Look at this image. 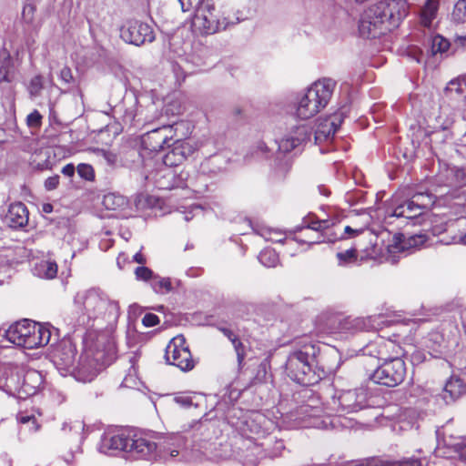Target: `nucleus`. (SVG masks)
I'll return each mask as SVG.
<instances>
[{
  "label": "nucleus",
  "mask_w": 466,
  "mask_h": 466,
  "mask_svg": "<svg viewBox=\"0 0 466 466\" xmlns=\"http://www.w3.org/2000/svg\"><path fill=\"white\" fill-rule=\"evenodd\" d=\"M187 442V437L180 433L156 437L119 429L105 432L97 450L106 455L125 452L136 460L181 461L190 459Z\"/></svg>",
  "instance_id": "f257e3e1"
},
{
  "label": "nucleus",
  "mask_w": 466,
  "mask_h": 466,
  "mask_svg": "<svg viewBox=\"0 0 466 466\" xmlns=\"http://www.w3.org/2000/svg\"><path fill=\"white\" fill-rule=\"evenodd\" d=\"M368 397V390L364 388L339 390L327 402L325 410L319 399L310 398L295 410L282 414V423L287 429H338V417L367 408Z\"/></svg>",
  "instance_id": "f03ea898"
},
{
  "label": "nucleus",
  "mask_w": 466,
  "mask_h": 466,
  "mask_svg": "<svg viewBox=\"0 0 466 466\" xmlns=\"http://www.w3.org/2000/svg\"><path fill=\"white\" fill-rule=\"evenodd\" d=\"M83 344V352L76 362V346L64 342L55 354V364L58 370L72 373L77 380L89 382L114 360L116 345L107 333L95 330L86 332Z\"/></svg>",
  "instance_id": "7ed1b4c3"
},
{
  "label": "nucleus",
  "mask_w": 466,
  "mask_h": 466,
  "mask_svg": "<svg viewBox=\"0 0 466 466\" xmlns=\"http://www.w3.org/2000/svg\"><path fill=\"white\" fill-rule=\"evenodd\" d=\"M74 304L78 314L77 325L87 329L96 328L100 332L106 325L115 324L120 315L118 302L111 299L100 289L92 288L81 290L74 298Z\"/></svg>",
  "instance_id": "20e7f679"
},
{
  "label": "nucleus",
  "mask_w": 466,
  "mask_h": 466,
  "mask_svg": "<svg viewBox=\"0 0 466 466\" xmlns=\"http://www.w3.org/2000/svg\"><path fill=\"white\" fill-rule=\"evenodd\" d=\"M405 3L400 0H382L363 11L359 20L362 37L376 38L398 26L405 16Z\"/></svg>",
  "instance_id": "39448f33"
},
{
  "label": "nucleus",
  "mask_w": 466,
  "mask_h": 466,
  "mask_svg": "<svg viewBox=\"0 0 466 466\" xmlns=\"http://www.w3.org/2000/svg\"><path fill=\"white\" fill-rule=\"evenodd\" d=\"M57 340V329L49 323L23 319L12 324L7 329H0V348H9L12 344L32 350Z\"/></svg>",
  "instance_id": "423d86ee"
},
{
  "label": "nucleus",
  "mask_w": 466,
  "mask_h": 466,
  "mask_svg": "<svg viewBox=\"0 0 466 466\" xmlns=\"http://www.w3.org/2000/svg\"><path fill=\"white\" fill-rule=\"evenodd\" d=\"M319 349L311 341H301L288 355L286 373L298 384L310 386L318 383L324 375L323 370L317 369Z\"/></svg>",
  "instance_id": "0eeeda50"
},
{
  "label": "nucleus",
  "mask_w": 466,
  "mask_h": 466,
  "mask_svg": "<svg viewBox=\"0 0 466 466\" xmlns=\"http://www.w3.org/2000/svg\"><path fill=\"white\" fill-rule=\"evenodd\" d=\"M226 419L242 437L254 441L256 446L270 435L275 428L274 422L264 414L258 411L244 412L234 406L228 409Z\"/></svg>",
  "instance_id": "6e6552de"
},
{
  "label": "nucleus",
  "mask_w": 466,
  "mask_h": 466,
  "mask_svg": "<svg viewBox=\"0 0 466 466\" xmlns=\"http://www.w3.org/2000/svg\"><path fill=\"white\" fill-rule=\"evenodd\" d=\"M217 0H182L183 12L194 11L192 27L201 35H213L226 30L230 23L216 8Z\"/></svg>",
  "instance_id": "1a4fd4ad"
},
{
  "label": "nucleus",
  "mask_w": 466,
  "mask_h": 466,
  "mask_svg": "<svg viewBox=\"0 0 466 466\" xmlns=\"http://www.w3.org/2000/svg\"><path fill=\"white\" fill-rule=\"evenodd\" d=\"M335 86V80L322 78L298 94L295 105L296 116L300 119H309L316 116L329 104Z\"/></svg>",
  "instance_id": "9d476101"
},
{
  "label": "nucleus",
  "mask_w": 466,
  "mask_h": 466,
  "mask_svg": "<svg viewBox=\"0 0 466 466\" xmlns=\"http://www.w3.org/2000/svg\"><path fill=\"white\" fill-rule=\"evenodd\" d=\"M144 177L147 185H152L161 190H170L176 187H187L188 173L178 168L171 167L151 158L145 163Z\"/></svg>",
  "instance_id": "9b49d317"
},
{
  "label": "nucleus",
  "mask_w": 466,
  "mask_h": 466,
  "mask_svg": "<svg viewBox=\"0 0 466 466\" xmlns=\"http://www.w3.org/2000/svg\"><path fill=\"white\" fill-rule=\"evenodd\" d=\"M14 376L10 379L9 395L26 399L35 395L44 386V376L34 369L14 365Z\"/></svg>",
  "instance_id": "f8f14e48"
},
{
  "label": "nucleus",
  "mask_w": 466,
  "mask_h": 466,
  "mask_svg": "<svg viewBox=\"0 0 466 466\" xmlns=\"http://www.w3.org/2000/svg\"><path fill=\"white\" fill-rule=\"evenodd\" d=\"M434 202V197L429 193H417L411 199L399 202L393 197L390 206L386 209L385 218H397L414 220L428 209Z\"/></svg>",
  "instance_id": "ddd939ff"
},
{
  "label": "nucleus",
  "mask_w": 466,
  "mask_h": 466,
  "mask_svg": "<svg viewBox=\"0 0 466 466\" xmlns=\"http://www.w3.org/2000/svg\"><path fill=\"white\" fill-rule=\"evenodd\" d=\"M406 328L407 324H397L396 330L392 332L390 338H378L364 348V353L383 361L400 357L402 350L399 343L405 333L402 329Z\"/></svg>",
  "instance_id": "4468645a"
},
{
  "label": "nucleus",
  "mask_w": 466,
  "mask_h": 466,
  "mask_svg": "<svg viewBox=\"0 0 466 466\" xmlns=\"http://www.w3.org/2000/svg\"><path fill=\"white\" fill-rule=\"evenodd\" d=\"M406 373L404 360L400 357H393L378 366L370 378L376 384L393 388L403 382Z\"/></svg>",
  "instance_id": "2eb2a0df"
},
{
  "label": "nucleus",
  "mask_w": 466,
  "mask_h": 466,
  "mask_svg": "<svg viewBox=\"0 0 466 466\" xmlns=\"http://www.w3.org/2000/svg\"><path fill=\"white\" fill-rule=\"evenodd\" d=\"M165 359L167 364L176 366L182 371H189L196 365L183 335H177L169 341L166 347Z\"/></svg>",
  "instance_id": "dca6fc26"
},
{
  "label": "nucleus",
  "mask_w": 466,
  "mask_h": 466,
  "mask_svg": "<svg viewBox=\"0 0 466 466\" xmlns=\"http://www.w3.org/2000/svg\"><path fill=\"white\" fill-rule=\"evenodd\" d=\"M394 324L393 320L388 319L384 315H373L363 317H348L339 322V329L343 333L354 334L360 331H378L384 327Z\"/></svg>",
  "instance_id": "f3484780"
},
{
  "label": "nucleus",
  "mask_w": 466,
  "mask_h": 466,
  "mask_svg": "<svg viewBox=\"0 0 466 466\" xmlns=\"http://www.w3.org/2000/svg\"><path fill=\"white\" fill-rule=\"evenodd\" d=\"M312 134L311 127L307 124L291 127L275 141L279 153L288 154L291 151H301L303 145L309 141Z\"/></svg>",
  "instance_id": "a211bd4d"
},
{
  "label": "nucleus",
  "mask_w": 466,
  "mask_h": 466,
  "mask_svg": "<svg viewBox=\"0 0 466 466\" xmlns=\"http://www.w3.org/2000/svg\"><path fill=\"white\" fill-rule=\"evenodd\" d=\"M183 127V123H175L173 125L162 126L146 133L142 137V143L146 148L150 151L158 152L168 145L169 140L173 139L177 130Z\"/></svg>",
  "instance_id": "6ab92c4d"
},
{
  "label": "nucleus",
  "mask_w": 466,
  "mask_h": 466,
  "mask_svg": "<svg viewBox=\"0 0 466 466\" xmlns=\"http://www.w3.org/2000/svg\"><path fill=\"white\" fill-rule=\"evenodd\" d=\"M122 39L134 46H141L145 43H151L155 39L152 27L137 20L127 21L120 30Z\"/></svg>",
  "instance_id": "aec40b11"
},
{
  "label": "nucleus",
  "mask_w": 466,
  "mask_h": 466,
  "mask_svg": "<svg viewBox=\"0 0 466 466\" xmlns=\"http://www.w3.org/2000/svg\"><path fill=\"white\" fill-rule=\"evenodd\" d=\"M196 151V147L190 141L177 138L171 146L170 150L158 160L167 166L177 168Z\"/></svg>",
  "instance_id": "412c9836"
},
{
  "label": "nucleus",
  "mask_w": 466,
  "mask_h": 466,
  "mask_svg": "<svg viewBox=\"0 0 466 466\" xmlns=\"http://www.w3.org/2000/svg\"><path fill=\"white\" fill-rule=\"evenodd\" d=\"M344 112L338 111L324 118H319L314 132L315 144L328 142L333 138L336 131L341 125Z\"/></svg>",
  "instance_id": "4be33fe9"
},
{
  "label": "nucleus",
  "mask_w": 466,
  "mask_h": 466,
  "mask_svg": "<svg viewBox=\"0 0 466 466\" xmlns=\"http://www.w3.org/2000/svg\"><path fill=\"white\" fill-rule=\"evenodd\" d=\"M428 241V236L424 233L405 236L398 234L393 237L392 243L388 246L390 254L411 253L412 251L424 246Z\"/></svg>",
  "instance_id": "5701e85b"
},
{
  "label": "nucleus",
  "mask_w": 466,
  "mask_h": 466,
  "mask_svg": "<svg viewBox=\"0 0 466 466\" xmlns=\"http://www.w3.org/2000/svg\"><path fill=\"white\" fill-rule=\"evenodd\" d=\"M428 49L427 56L431 55L432 56H437L438 54L442 55L449 50L450 42L448 39L444 38L442 35L437 34L431 35L428 40ZM409 55L419 64L425 62L426 55L418 48H411L409 51Z\"/></svg>",
  "instance_id": "b1692460"
},
{
  "label": "nucleus",
  "mask_w": 466,
  "mask_h": 466,
  "mask_svg": "<svg viewBox=\"0 0 466 466\" xmlns=\"http://www.w3.org/2000/svg\"><path fill=\"white\" fill-rule=\"evenodd\" d=\"M301 230L304 232V236L308 238L307 240L299 239L296 238L295 239L299 242L308 243V244H318L325 241L331 242L333 241L330 238H326L329 235V228L328 226V222L325 220L322 221H313L311 223H308L304 226Z\"/></svg>",
  "instance_id": "393cba45"
},
{
  "label": "nucleus",
  "mask_w": 466,
  "mask_h": 466,
  "mask_svg": "<svg viewBox=\"0 0 466 466\" xmlns=\"http://www.w3.org/2000/svg\"><path fill=\"white\" fill-rule=\"evenodd\" d=\"M4 223L11 228H21L28 223V210L22 202L13 203L9 206L4 216Z\"/></svg>",
  "instance_id": "a878e982"
},
{
  "label": "nucleus",
  "mask_w": 466,
  "mask_h": 466,
  "mask_svg": "<svg viewBox=\"0 0 466 466\" xmlns=\"http://www.w3.org/2000/svg\"><path fill=\"white\" fill-rule=\"evenodd\" d=\"M447 98L457 102V106L466 105V76L451 79L444 89Z\"/></svg>",
  "instance_id": "bb28decb"
},
{
  "label": "nucleus",
  "mask_w": 466,
  "mask_h": 466,
  "mask_svg": "<svg viewBox=\"0 0 466 466\" xmlns=\"http://www.w3.org/2000/svg\"><path fill=\"white\" fill-rule=\"evenodd\" d=\"M422 344L433 358H441L447 348L444 336L437 330H432L423 337Z\"/></svg>",
  "instance_id": "cd10ccee"
},
{
  "label": "nucleus",
  "mask_w": 466,
  "mask_h": 466,
  "mask_svg": "<svg viewBox=\"0 0 466 466\" xmlns=\"http://www.w3.org/2000/svg\"><path fill=\"white\" fill-rule=\"evenodd\" d=\"M102 203L106 209L116 211L118 216L127 217L129 215V201L123 195L108 193L104 196Z\"/></svg>",
  "instance_id": "c85d7f7f"
},
{
  "label": "nucleus",
  "mask_w": 466,
  "mask_h": 466,
  "mask_svg": "<svg viewBox=\"0 0 466 466\" xmlns=\"http://www.w3.org/2000/svg\"><path fill=\"white\" fill-rule=\"evenodd\" d=\"M227 163L225 157L216 154L201 162L199 171L203 175L214 177L226 169Z\"/></svg>",
  "instance_id": "c756f323"
},
{
  "label": "nucleus",
  "mask_w": 466,
  "mask_h": 466,
  "mask_svg": "<svg viewBox=\"0 0 466 466\" xmlns=\"http://www.w3.org/2000/svg\"><path fill=\"white\" fill-rule=\"evenodd\" d=\"M440 8V0H425L419 14L420 25L431 29L437 18Z\"/></svg>",
  "instance_id": "7c9ffc66"
},
{
  "label": "nucleus",
  "mask_w": 466,
  "mask_h": 466,
  "mask_svg": "<svg viewBox=\"0 0 466 466\" xmlns=\"http://www.w3.org/2000/svg\"><path fill=\"white\" fill-rule=\"evenodd\" d=\"M353 466H422V463L420 459L416 458H408L401 461L371 458L366 461L355 462Z\"/></svg>",
  "instance_id": "2f4dec72"
},
{
  "label": "nucleus",
  "mask_w": 466,
  "mask_h": 466,
  "mask_svg": "<svg viewBox=\"0 0 466 466\" xmlns=\"http://www.w3.org/2000/svg\"><path fill=\"white\" fill-rule=\"evenodd\" d=\"M257 446L261 448L264 457L271 459L280 456L285 450L283 441L272 434L267 436L264 441L258 442Z\"/></svg>",
  "instance_id": "473e14b6"
},
{
  "label": "nucleus",
  "mask_w": 466,
  "mask_h": 466,
  "mask_svg": "<svg viewBox=\"0 0 466 466\" xmlns=\"http://www.w3.org/2000/svg\"><path fill=\"white\" fill-rule=\"evenodd\" d=\"M465 391V384L456 376H451L443 389L442 398L446 403L454 401Z\"/></svg>",
  "instance_id": "72a5a7b5"
},
{
  "label": "nucleus",
  "mask_w": 466,
  "mask_h": 466,
  "mask_svg": "<svg viewBox=\"0 0 466 466\" xmlns=\"http://www.w3.org/2000/svg\"><path fill=\"white\" fill-rule=\"evenodd\" d=\"M35 274L43 279H54L57 274V265L52 260H42L35 265Z\"/></svg>",
  "instance_id": "f704fd0d"
},
{
  "label": "nucleus",
  "mask_w": 466,
  "mask_h": 466,
  "mask_svg": "<svg viewBox=\"0 0 466 466\" xmlns=\"http://www.w3.org/2000/svg\"><path fill=\"white\" fill-rule=\"evenodd\" d=\"M14 365L9 363H0V390L9 395V380L14 376Z\"/></svg>",
  "instance_id": "c9c22d12"
},
{
  "label": "nucleus",
  "mask_w": 466,
  "mask_h": 466,
  "mask_svg": "<svg viewBox=\"0 0 466 466\" xmlns=\"http://www.w3.org/2000/svg\"><path fill=\"white\" fill-rule=\"evenodd\" d=\"M445 179H441V183L448 187H453L463 181L465 174L464 171L458 167H448L446 169Z\"/></svg>",
  "instance_id": "e433bc0d"
},
{
  "label": "nucleus",
  "mask_w": 466,
  "mask_h": 466,
  "mask_svg": "<svg viewBox=\"0 0 466 466\" xmlns=\"http://www.w3.org/2000/svg\"><path fill=\"white\" fill-rule=\"evenodd\" d=\"M36 414L40 416L39 411H20L16 415V420L21 425H26L27 422H31V425H29V431L34 432L39 428Z\"/></svg>",
  "instance_id": "4c0bfd02"
},
{
  "label": "nucleus",
  "mask_w": 466,
  "mask_h": 466,
  "mask_svg": "<svg viewBox=\"0 0 466 466\" xmlns=\"http://www.w3.org/2000/svg\"><path fill=\"white\" fill-rule=\"evenodd\" d=\"M154 292L157 294H167L173 290V283L170 278H162L156 275L150 286Z\"/></svg>",
  "instance_id": "58836bf2"
},
{
  "label": "nucleus",
  "mask_w": 466,
  "mask_h": 466,
  "mask_svg": "<svg viewBox=\"0 0 466 466\" xmlns=\"http://www.w3.org/2000/svg\"><path fill=\"white\" fill-rule=\"evenodd\" d=\"M259 262L267 268H274L279 264V255L274 249L265 248L258 256Z\"/></svg>",
  "instance_id": "ea45409f"
},
{
  "label": "nucleus",
  "mask_w": 466,
  "mask_h": 466,
  "mask_svg": "<svg viewBox=\"0 0 466 466\" xmlns=\"http://www.w3.org/2000/svg\"><path fill=\"white\" fill-rule=\"evenodd\" d=\"M94 152L96 157H101L110 167H116L118 162V156L116 153L104 148H96Z\"/></svg>",
  "instance_id": "a19ab883"
},
{
  "label": "nucleus",
  "mask_w": 466,
  "mask_h": 466,
  "mask_svg": "<svg viewBox=\"0 0 466 466\" xmlns=\"http://www.w3.org/2000/svg\"><path fill=\"white\" fill-rule=\"evenodd\" d=\"M451 17L455 23L466 22V0L457 1L453 7Z\"/></svg>",
  "instance_id": "79ce46f5"
},
{
  "label": "nucleus",
  "mask_w": 466,
  "mask_h": 466,
  "mask_svg": "<svg viewBox=\"0 0 466 466\" xmlns=\"http://www.w3.org/2000/svg\"><path fill=\"white\" fill-rule=\"evenodd\" d=\"M135 275L137 280L147 282L151 286L153 279H155L157 274H155L149 268L140 266L135 269Z\"/></svg>",
  "instance_id": "37998d69"
},
{
  "label": "nucleus",
  "mask_w": 466,
  "mask_h": 466,
  "mask_svg": "<svg viewBox=\"0 0 466 466\" xmlns=\"http://www.w3.org/2000/svg\"><path fill=\"white\" fill-rule=\"evenodd\" d=\"M12 67V61L9 55H6L0 61V84L3 82H10L9 76L10 69Z\"/></svg>",
  "instance_id": "c03bdc74"
},
{
  "label": "nucleus",
  "mask_w": 466,
  "mask_h": 466,
  "mask_svg": "<svg viewBox=\"0 0 466 466\" xmlns=\"http://www.w3.org/2000/svg\"><path fill=\"white\" fill-rule=\"evenodd\" d=\"M257 234L264 238L265 240L275 243H282L285 239L281 232L273 229H261L257 231Z\"/></svg>",
  "instance_id": "a18cd8bd"
},
{
  "label": "nucleus",
  "mask_w": 466,
  "mask_h": 466,
  "mask_svg": "<svg viewBox=\"0 0 466 466\" xmlns=\"http://www.w3.org/2000/svg\"><path fill=\"white\" fill-rule=\"evenodd\" d=\"M131 367L128 373L123 380L122 384L126 387H136L137 385V369L135 367V357L130 359Z\"/></svg>",
  "instance_id": "49530a36"
},
{
  "label": "nucleus",
  "mask_w": 466,
  "mask_h": 466,
  "mask_svg": "<svg viewBox=\"0 0 466 466\" xmlns=\"http://www.w3.org/2000/svg\"><path fill=\"white\" fill-rule=\"evenodd\" d=\"M337 258L339 266L350 264L357 259L356 250L354 248H350L342 252H338Z\"/></svg>",
  "instance_id": "de8ad7c7"
},
{
  "label": "nucleus",
  "mask_w": 466,
  "mask_h": 466,
  "mask_svg": "<svg viewBox=\"0 0 466 466\" xmlns=\"http://www.w3.org/2000/svg\"><path fill=\"white\" fill-rule=\"evenodd\" d=\"M77 174L80 177L87 180L93 181L95 179V171L91 165L81 163L76 167Z\"/></svg>",
  "instance_id": "09e8293b"
},
{
  "label": "nucleus",
  "mask_w": 466,
  "mask_h": 466,
  "mask_svg": "<svg viewBox=\"0 0 466 466\" xmlns=\"http://www.w3.org/2000/svg\"><path fill=\"white\" fill-rule=\"evenodd\" d=\"M452 446L454 451L458 454V466H466V443L463 441H459Z\"/></svg>",
  "instance_id": "8fccbe9b"
},
{
  "label": "nucleus",
  "mask_w": 466,
  "mask_h": 466,
  "mask_svg": "<svg viewBox=\"0 0 466 466\" xmlns=\"http://www.w3.org/2000/svg\"><path fill=\"white\" fill-rule=\"evenodd\" d=\"M59 79L61 82L66 86L67 87H70L71 86H74L76 83L75 77L73 76L72 70L69 66H65L59 72L58 75Z\"/></svg>",
  "instance_id": "3c124183"
},
{
  "label": "nucleus",
  "mask_w": 466,
  "mask_h": 466,
  "mask_svg": "<svg viewBox=\"0 0 466 466\" xmlns=\"http://www.w3.org/2000/svg\"><path fill=\"white\" fill-rule=\"evenodd\" d=\"M43 89V77L40 75L35 76L28 86V91L31 96H37L40 95L41 90Z\"/></svg>",
  "instance_id": "603ef678"
},
{
  "label": "nucleus",
  "mask_w": 466,
  "mask_h": 466,
  "mask_svg": "<svg viewBox=\"0 0 466 466\" xmlns=\"http://www.w3.org/2000/svg\"><path fill=\"white\" fill-rule=\"evenodd\" d=\"M233 347L237 355L238 366L241 369L244 365V360L246 357L245 347L240 340L234 344Z\"/></svg>",
  "instance_id": "864d4df0"
},
{
  "label": "nucleus",
  "mask_w": 466,
  "mask_h": 466,
  "mask_svg": "<svg viewBox=\"0 0 466 466\" xmlns=\"http://www.w3.org/2000/svg\"><path fill=\"white\" fill-rule=\"evenodd\" d=\"M41 121H42V116L40 115V113L37 110H34L26 117L27 125L30 127H40Z\"/></svg>",
  "instance_id": "5fc2aeb1"
},
{
  "label": "nucleus",
  "mask_w": 466,
  "mask_h": 466,
  "mask_svg": "<svg viewBox=\"0 0 466 466\" xmlns=\"http://www.w3.org/2000/svg\"><path fill=\"white\" fill-rule=\"evenodd\" d=\"M159 323V319L153 313H147L142 319V324L145 327H154Z\"/></svg>",
  "instance_id": "6e6d98bb"
},
{
  "label": "nucleus",
  "mask_w": 466,
  "mask_h": 466,
  "mask_svg": "<svg viewBox=\"0 0 466 466\" xmlns=\"http://www.w3.org/2000/svg\"><path fill=\"white\" fill-rule=\"evenodd\" d=\"M58 184H59V176L55 175V176L49 177L48 178L46 179L45 188L49 191L54 190L57 187Z\"/></svg>",
  "instance_id": "4d7b16f0"
},
{
  "label": "nucleus",
  "mask_w": 466,
  "mask_h": 466,
  "mask_svg": "<svg viewBox=\"0 0 466 466\" xmlns=\"http://www.w3.org/2000/svg\"><path fill=\"white\" fill-rule=\"evenodd\" d=\"M218 329L231 341L233 345L239 341L238 336L230 329L220 327Z\"/></svg>",
  "instance_id": "13d9d810"
},
{
  "label": "nucleus",
  "mask_w": 466,
  "mask_h": 466,
  "mask_svg": "<svg viewBox=\"0 0 466 466\" xmlns=\"http://www.w3.org/2000/svg\"><path fill=\"white\" fill-rule=\"evenodd\" d=\"M196 212H201V208L198 205H192L189 207V210L186 211L184 214V220L189 221L195 216Z\"/></svg>",
  "instance_id": "bf43d9fd"
},
{
  "label": "nucleus",
  "mask_w": 466,
  "mask_h": 466,
  "mask_svg": "<svg viewBox=\"0 0 466 466\" xmlns=\"http://www.w3.org/2000/svg\"><path fill=\"white\" fill-rule=\"evenodd\" d=\"M174 400L182 407H189L192 404L191 398L187 396H177L174 398Z\"/></svg>",
  "instance_id": "052dcab7"
},
{
  "label": "nucleus",
  "mask_w": 466,
  "mask_h": 466,
  "mask_svg": "<svg viewBox=\"0 0 466 466\" xmlns=\"http://www.w3.org/2000/svg\"><path fill=\"white\" fill-rule=\"evenodd\" d=\"M192 62L195 64V66L199 68L200 70L203 68V67H206V66H211V62H208L207 60H202L201 58L198 57V56H192Z\"/></svg>",
  "instance_id": "680f3d73"
},
{
  "label": "nucleus",
  "mask_w": 466,
  "mask_h": 466,
  "mask_svg": "<svg viewBox=\"0 0 466 466\" xmlns=\"http://www.w3.org/2000/svg\"><path fill=\"white\" fill-rule=\"evenodd\" d=\"M76 172V167L73 164H67L62 168V173L66 177H73Z\"/></svg>",
  "instance_id": "e2e57ef3"
},
{
  "label": "nucleus",
  "mask_w": 466,
  "mask_h": 466,
  "mask_svg": "<svg viewBox=\"0 0 466 466\" xmlns=\"http://www.w3.org/2000/svg\"><path fill=\"white\" fill-rule=\"evenodd\" d=\"M49 119L52 123H56L57 125H61L62 123L57 119L56 112L54 110V106L50 105L49 106Z\"/></svg>",
  "instance_id": "0e129e2a"
},
{
  "label": "nucleus",
  "mask_w": 466,
  "mask_h": 466,
  "mask_svg": "<svg viewBox=\"0 0 466 466\" xmlns=\"http://www.w3.org/2000/svg\"><path fill=\"white\" fill-rule=\"evenodd\" d=\"M133 261L137 262V263H139V264H145L146 263V258L144 257V255L139 251L137 253H136L134 256H133Z\"/></svg>",
  "instance_id": "69168bd1"
},
{
  "label": "nucleus",
  "mask_w": 466,
  "mask_h": 466,
  "mask_svg": "<svg viewBox=\"0 0 466 466\" xmlns=\"http://www.w3.org/2000/svg\"><path fill=\"white\" fill-rule=\"evenodd\" d=\"M318 190L319 192L320 195L328 198L329 195H330V191L328 187H326L325 186L323 185H320L318 187Z\"/></svg>",
  "instance_id": "338daca9"
},
{
  "label": "nucleus",
  "mask_w": 466,
  "mask_h": 466,
  "mask_svg": "<svg viewBox=\"0 0 466 466\" xmlns=\"http://www.w3.org/2000/svg\"><path fill=\"white\" fill-rule=\"evenodd\" d=\"M455 43L461 46H464L466 45V35L456 36Z\"/></svg>",
  "instance_id": "774afa93"
}]
</instances>
